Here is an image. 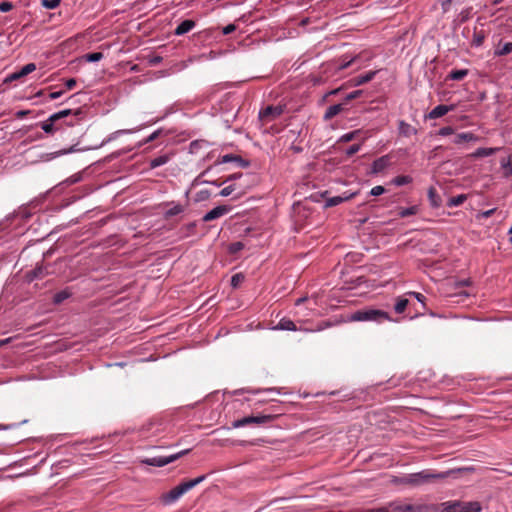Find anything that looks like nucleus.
I'll list each match as a JSON object with an SVG mask.
<instances>
[{"label": "nucleus", "mask_w": 512, "mask_h": 512, "mask_svg": "<svg viewBox=\"0 0 512 512\" xmlns=\"http://www.w3.org/2000/svg\"><path fill=\"white\" fill-rule=\"evenodd\" d=\"M206 476L201 475L195 479H191L180 483L178 486L171 489L169 492L162 495L161 499L164 504H171L176 502L182 495L194 488L205 480Z\"/></svg>", "instance_id": "nucleus-1"}, {"label": "nucleus", "mask_w": 512, "mask_h": 512, "mask_svg": "<svg viewBox=\"0 0 512 512\" xmlns=\"http://www.w3.org/2000/svg\"><path fill=\"white\" fill-rule=\"evenodd\" d=\"M350 321H358V322H377L381 323L383 321H390V315L380 309L368 307L364 309H360L352 313L349 317Z\"/></svg>", "instance_id": "nucleus-2"}, {"label": "nucleus", "mask_w": 512, "mask_h": 512, "mask_svg": "<svg viewBox=\"0 0 512 512\" xmlns=\"http://www.w3.org/2000/svg\"><path fill=\"white\" fill-rule=\"evenodd\" d=\"M451 474V471L441 472V473H433L430 470H423L418 473L409 474L405 478V483L418 486L428 482H431L434 479H444Z\"/></svg>", "instance_id": "nucleus-3"}, {"label": "nucleus", "mask_w": 512, "mask_h": 512, "mask_svg": "<svg viewBox=\"0 0 512 512\" xmlns=\"http://www.w3.org/2000/svg\"><path fill=\"white\" fill-rule=\"evenodd\" d=\"M445 505V512H480L482 509V506L478 501H454L447 502Z\"/></svg>", "instance_id": "nucleus-4"}, {"label": "nucleus", "mask_w": 512, "mask_h": 512, "mask_svg": "<svg viewBox=\"0 0 512 512\" xmlns=\"http://www.w3.org/2000/svg\"><path fill=\"white\" fill-rule=\"evenodd\" d=\"M189 451H190L189 449H186V450L180 451L178 453L171 454L169 456H155V457L145 458L141 462L146 465H149V466L163 467V466H166V465L176 461L183 455H186L187 453H189Z\"/></svg>", "instance_id": "nucleus-5"}, {"label": "nucleus", "mask_w": 512, "mask_h": 512, "mask_svg": "<svg viewBox=\"0 0 512 512\" xmlns=\"http://www.w3.org/2000/svg\"><path fill=\"white\" fill-rule=\"evenodd\" d=\"M274 418H275V416L271 415V414L247 416V417L235 420L232 423V426H233V428H240V427H244L249 424L262 425V424H266V423L273 421Z\"/></svg>", "instance_id": "nucleus-6"}, {"label": "nucleus", "mask_w": 512, "mask_h": 512, "mask_svg": "<svg viewBox=\"0 0 512 512\" xmlns=\"http://www.w3.org/2000/svg\"><path fill=\"white\" fill-rule=\"evenodd\" d=\"M391 512H430L431 507L425 504H391Z\"/></svg>", "instance_id": "nucleus-7"}, {"label": "nucleus", "mask_w": 512, "mask_h": 512, "mask_svg": "<svg viewBox=\"0 0 512 512\" xmlns=\"http://www.w3.org/2000/svg\"><path fill=\"white\" fill-rule=\"evenodd\" d=\"M284 109L282 106L269 105L259 112V118L264 122H270L278 118Z\"/></svg>", "instance_id": "nucleus-8"}, {"label": "nucleus", "mask_w": 512, "mask_h": 512, "mask_svg": "<svg viewBox=\"0 0 512 512\" xmlns=\"http://www.w3.org/2000/svg\"><path fill=\"white\" fill-rule=\"evenodd\" d=\"M35 70H36V65L34 63H28V64L24 65L20 70L7 76L5 81L11 82L14 80L21 79V78L27 76L28 74L34 72Z\"/></svg>", "instance_id": "nucleus-9"}, {"label": "nucleus", "mask_w": 512, "mask_h": 512, "mask_svg": "<svg viewBox=\"0 0 512 512\" xmlns=\"http://www.w3.org/2000/svg\"><path fill=\"white\" fill-rule=\"evenodd\" d=\"M229 210H230V208L226 205L217 206V207L213 208L212 210H210L209 212H207L203 216L202 220L204 222H209V221L215 220V219L220 218L223 215L227 214L229 212Z\"/></svg>", "instance_id": "nucleus-10"}, {"label": "nucleus", "mask_w": 512, "mask_h": 512, "mask_svg": "<svg viewBox=\"0 0 512 512\" xmlns=\"http://www.w3.org/2000/svg\"><path fill=\"white\" fill-rule=\"evenodd\" d=\"M455 109V105H438L434 107L426 116V118L429 119H437L444 115H446L448 112L453 111Z\"/></svg>", "instance_id": "nucleus-11"}, {"label": "nucleus", "mask_w": 512, "mask_h": 512, "mask_svg": "<svg viewBox=\"0 0 512 512\" xmlns=\"http://www.w3.org/2000/svg\"><path fill=\"white\" fill-rule=\"evenodd\" d=\"M390 164V158L388 155L381 156L373 161L371 166V172L373 174H378L385 170Z\"/></svg>", "instance_id": "nucleus-12"}, {"label": "nucleus", "mask_w": 512, "mask_h": 512, "mask_svg": "<svg viewBox=\"0 0 512 512\" xmlns=\"http://www.w3.org/2000/svg\"><path fill=\"white\" fill-rule=\"evenodd\" d=\"M376 74H377V71H369L365 74L356 76L349 81L350 86L363 85V84L371 81L375 77Z\"/></svg>", "instance_id": "nucleus-13"}, {"label": "nucleus", "mask_w": 512, "mask_h": 512, "mask_svg": "<svg viewBox=\"0 0 512 512\" xmlns=\"http://www.w3.org/2000/svg\"><path fill=\"white\" fill-rule=\"evenodd\" d=\"M196 26V22L191 19L182 21L175 29L174 34L177 36L190 32Z\"/></svg>", "instance_id": "nucleus-14"}, {"label": "nucleus", "mask_w": 512, "mask_h": 512, "mask_svg": "<svg viewBox=\"0 0 512 512\" xmlns=\"http://www.w3.org/2000/svg\"><path fill=\"white\" fill-rule=\"evenodd\" d=\"M398 131L399 134L404 137H410L412 135L417 134V129L410 125L409 123L405 122L404 120H400L398 123Z\"/></svg>", "instance_id": "nucleus-15"}, {"label": "nucleus", "mask_w": 512, "mask_h": 512, "mask_svg": "<svg viewBox=\"0 0 512 512\" xmlns=\"http://www.w3.org/2000/svg\"><path fill=\"white\" fill-rule=\"evenodd\" d=\"M478 139L479 138L471 132H462L455 135V137L453 138V143L456 145H460L464 142H475Z\"/></svg>", "instance_id": "nucleus-16"}, {"label": "nucleus", "mask_w": 512, "mask_h": 512, "mask_svg": "<svg viewBox=\"0 0 512 512\" xmlns=\"http://www.w3.org/2000/svg\"><path fill=\"white\" fill-rule=\"evenodd\" d=\"M275 330H285V331H296L297 327L295 323L289 318H282L278 324L273 327Z\"/></svg>", "instance_id": "nucleus-17"}, {"label": "nucleus", "mask_w": 512, "mask_h": 512, "mask_svg": "<svg viewBox=\"0 0 512 512\" xmlns=\"http://www.w3.org/2000/svg\"><path fill=\"white\" fill-rule=\"evenodd\" d=\"M221 163H230V162H236L239 166L247 167L249 163L242 159L240 156L233 155V154H225L221 157L220 160Z\"/></svg>", "instance_id": "nucleus-18"}, {"label": "nucleus", "mask_w": 512, "mask_h": 512, "mask_svg": "<svg viewBox=\"0 0 512 512\" xmlns=\"http://www.w3.org/2000/svg\"><path fill=\"white\" fill-rule=\"evenodd\" d=\"M170 160V156L168 154H163L158 157H155L149 161V168L155 169L162 165H165Z\"/></svg>", "instance_id": "nucleus-19"}, {"label": "nucleus", "mask_w": 512, "mask_h": 512, "mask_svg": "<svg viewBox=\"0 0 512 512\" xmlns=\"http://www.w3.org/2000/svg\"><path fill=\"white\" fill-rule=\"evenodd\" d=\"M343 110L342 104L331 105L327 108L324 114V120H330L336 115H338Z\"/></svg>", "instance_id": "nucleus-20"}, {"label": "nucleus", "mask_w": 512, "mask_h": 512, "mask_svg": "<svg viewBox=\"0 0 512 512\" xmlns=\"http://www.w3.org/2000/svg\"><path fill=\"white\" fill-rule=\"evenodd\" d=\"M428 199L432 207H439L441 205V197L434 187L428 189Z\"/></svg>", "instance_id": "nucleus-21"}, {"label": "nucleus", "mask_w": 512, "mask_h": 512, "mask_svg": "<svg viewBox=\"0 0 512 512\" xmlns=\"http://www.w3.org/2000/svg\"><path fill=\"white\" fill-rule=\"evenodd\" d=\"M72 295V292L66 288L64 290H61L59 292H57L54 297H53V303L55 305H59L61 304L63 301H65L66 299H68L70 296Z\"/></svg>", "instance_id": "nucleus-22"}, {"label": "nucleus", "mask_w": 512, "mask_h": 512, "mask_svg": "<svg viewBox=\"0 0 512 512\" xmlns=\"http://www.w3.org/2000/svg\"><path fill=\"white\" fill-rule=\"evenodd\" d=\"M355 194H350L349 196H345V197H342V196H334V197H330L326 200V206L327 207H333V206H337L339 205L340 203L352 198Z\"/></svg>", "instance_id": "nucleus-23"}, {"label": "nucleus", "mask_w": 512, "mask_h": 512, "mask_svg": "<svg viewBox=\"0 0 512 512\" xmlns=\"http://www.w3.org/2000/svg\"><path fill=\"white\" fill-rule=\"evenodd\" d=\"M468 75L467 69H460V70H452L447 78L454 81H460L464 79Z\"/></svg>", "instance_id": "nucleus-24"}, {"label": "nucleus", "mask_w": 512, "mask_h": 512, "mask_svg": "<svg viewBox=\"0 0 512 512\" xmlns=\"http://www.w3.org/2000/svg\"><path fill=\"white\" fill-rule=\"evenodd\" d=\"M409 301L406 298L398 297L394 305V310L397 314L403 313L408 305Z\"/></svg>", "instance_id": "nucleus-25"}, {"label": "nucleus", "mask_w": 512, "mask_h": 512, "mask_svg": "<svg viewBox=\"0 0 512 512\" xmlns=\"http://www.w3.org/2000/svg\"><path fill=\"white\" fill-rule=\"evenodd\" d=\"M184 211V206L181 204H174L171 208H169L164 216L166 219L171 218L175 215H178Z\"/></svg>", "instance_id": "nucleus-26"}, {"label": "nucleus", "mask_w": 512, "mask_h": 512, "mask_svg": "<svg viewBox=\"0 0 512 512\" xmlns=\"http://www.w3.org/2000/svg\"><path fill=\"white\" fill-rule=\"evenodd\" d=\"M466 199H467V196L465 194H459L457 196L451 197L448 200L447 206H449V207L460 206L461 204H463L465 202Z\"/></svg>", "instance_id": "nucleus-27"}, {"label": "nucleus", "mask_w": 512, "mask_h": 512, "mask_svg": "<svg viewBox=\"0 0 512 512\" xmlns=\"http://www.w3.org/2000/svg\"><path fill=\"white\" fill-rule=\"evenodd\" d=\"M418 210H419L418 206L414 205V206L407 207V208H401L399 210L398 214L401 218H405V217L417 214Z\"/></svg>", "instance_id": "nucleus-28"}, {"label": "nucleus", "mask_w": 512, "mask_h": 512, "mask_svg": "<svg viewBox=\"0 0 512 512\" xmlns=\"http://www.w3.org/2000/svg\"><path fill=\"white\" fill-rule=\"evenodd\" d=\"M137 130H138V129H121V130H117V131H115V132L111 133V134L109 135V137L107 138V140L103 142V144H104V143H106V142H110V141H112V140H115V139H116L118 136H120V135H123V134H131V133L136 132Z\"/></svg>", "instance_id": "nucleus-29"}, {"label": "nucleus", "mask_w": 512, "mask_h": 512, "mask_svg": "<svg viewBox=\"0 0 512 512\" xmlns=\"http://www.w3.org/2000/svg\"><path fill=\"white\" fill-rule=\"evenodd\" d=\"M485 39V34L483 31H474L473 39H472V45L474 47H480Z\"/></svg>", "instance_id": "nucleus-30"}, {"label": "nucleus", "mask_w": 512, "mask_h": 512, "mask_svg": "<svg viewBox=\"0 0 512 512\" xmlns=\"http://www.w3.org/2000/svg\"><path fill=\"white\" fill-rule=\"evenodd\" d=\"M512 53V42L505 43L502 47L495 50L494 54L496 56H505Z\"/></svg>", "instance_id": "nucleus-31"}, {"label": "nucleus", "mask_w": 512, "mask_h": 512, "mask_svg": "<svg viewBox=\"0 0 512 512\" xmlns=\"http://www.w3.org/2000/svg\"><path fill=\"white\" fill-rule=\"evenodd\" d=\"M396 186H403L412 182V178L408 175H400L392 180Z\"/></svg>", "instance_id": "nucleus-32"}, {"label": "nucleus", "mask_w": 512, "mask_h": 512, "mask_svg": "<svg viewBox=\"0 0 512 512\" xmlns=\"http://www.w3.org/2000/svg\"><path fill=\"white\" fill-rule=\"evenodd\" d=\"M47 268L46 267H36L30 272V279L33 280L35 278H42L44 275H46Z\"/></svg>", "instance_id": "nucleus-33"}, {"label": "nucleus", "mask_w": 512, "mask_h": 512, "mask_svg": "<svg viewBox=\"0 0 512 512\" xmlns=\"http://www.w3.org/2000/svg\"><path fill=\"white\" fill-rule=\"evenodd\" d=\"M56 121H51L50 120V117L44 121L42 124H41V128L42 130L47 133V134H53L54 131H55V128H54V123Z\"/></svg>", "instance_id": "nucleus-34"}, {"label": "nucleus", "mask_w": 512, "mask_h": 512, "mask_svg": "<svg viewBox=\"0 0 512 512\" xmlns=\"http://www.w3.org/2000/svg\"><path fill=\"white\" fill-rule=\"evenodd\" d=\"M70 114H72V110L71 109H65V110H62V111H59L57 113H54L52 115H50V120L51 121H58L62 118H65L67 116H69Z\"/></svg>", "instance_id": "nucleus-35"}, {"label": "nucleus", "mask_w": 512, "mask_h": 512, "mask_svg": "<svg viewBox=\"0 0 512 512\" xmlns=\"http://www.w3.org/2000/svg\"><path fill=\"white\" fill-rule=\"evenodd\" d=\"M359 133H360L359 130L348 132L346 134H343L340 137L339 141L344 142V143L350 142V141L354 140Z\"/></svg>", "instance_id": "nucleus-36"}, {"label": "nucleus", "mask_w": 512, "mask_h": 512, "mask_svg": "<svg viewBox=\"0 0 512 512\" xmlns=\"http://www.w3.org/2000/svg\"><path fill=\"white\" fill-rule=\"evenodd\" d=\"M495 149L493 148H478L474 155L476 157H487L494 153Z\"/></svg>", "instance_id": "nucleus-37"}, {"label": "nucleus", "mask_w": 512, "mask_h": 512, "mask_svg": "<svg viewBox=\"0 0 512 512\" xmlns=\"http://www.w3.org/2000/svg\"><path fill=\"white\" fill-rule=\"evenodd\" d=\"M84 57H85L86 61H88V62H98L103 58V53H101V52L88 53Z\"/></svg>", "instance_id": "nucleus-38"}, {"label": "nucleus", "mask_w": 512, "mask_h": 512, "mask_svg": "<svg viewBox=\"0 0 512 512\" xmlns=\"http://www.w3.org/2000/svg\"><path fill=\"white\" fill-rule=\"evenodd\" d=\"M244 280V276L241 273L234 274L231 277V286L237 288Z\"/></svg>", "instance_id": "nucleus-39"}, {"label": "nucleus", "mask_w": 512, "mask_h": 512, "mask_svg": "<svg viewBox=\"0 0 512 512\" xmlns=\"http://www.w3.org/2000/svg\"><path fill=\"white\" fill-rule=\"evenodd\" d=\"M61 0H41L43 7L47 9H54L60 4Z\"/></svg>", "instance_id": "nucleus-40"}, {"label": "nucleus", "mask_w": 512, "mask_h": 512, "mask_svg": "<svg viewBox=\"0 0 512 512\" xmlns=\"http://www.w3.org/2000/svg\"><path fill=\"white\" fill-rule=\"evenodd\" d=\"M235 186L234 185H229V186H226L224 187L220 192H219V195L222 196V197H227L229 195L232 194L233 191H235Z\"/></svg>", "instance_id": "nucleus-41"}, {"label": "nucleus", "mask_w": 512, "mask_h": 512, "mask_svg": "<svg viewBox=\"0 0 512 512\" xmlns=\"http://www.w3.org/2000/svg\"><path fill=\"white\" fill-rule=\"evenodd\" d=\"M385 193V188L381 185L375 186L370 190V195L372 196H380Z\"/></svg>", "instance_id": "nucleus-42"}, {"label": "nucleus", "mask_w": 512, "mask_h": 512, "mask_svg": "<svg viewBox=\"0 0 512 512\" xmlns=\"http://www.w3.org/2000/svg\"><path fill=\"white\" fill-rule=\"evenodd\" d=\"M454 133V129L451 126H445L439 129L438 135L448 136Z\"/></svg>", "instance_id": "nucleus-43"}, {"label": "nucleus", "mask_w": 512, "mask_h": 512, "mask_svg": "<svg viewBox=\"0 0 512 512\" xmlns=\"http://www.w3.org/2000/svg\"><path fill=\"white\" fill-rule=\"evenodd\" d=\"M361 148V145L360 144H353L351 145L347 150H346V155L348 157L356 154Z\"/></svg>", "instance_id": "nucleus-44"}, {"label": "nucleus", "mask_w": 512, "mask_h": 512, "mask_svg": "<svg viewBox=\"0 0 512 512\" xmlns=\"http://www.w3.org/2000/svg\"><path fill=\"white\" fill-rule=\"evenodd\" d=\"M362 94V90H355L346 95L345 101H351L358 98Z\"/></svg>", "instance_id": "nucleus-45"}, {"label": "nucleus", "mask_w": 512, "mask_h": 512, "mask_svg": "<svg viewBox=\"0 0 512 512\" xmlns=\"http://www.w3.org/2000/svg\"><path fill=\"white\" fill-rule=\"evenodd\" d=\"M77 151V149H75L73 146L70 147L69 149H64V150H60V151H57L53 154H51V158H55L57 156H60V155H64V154H68V153H71V152H75Z\"/></svg>", "instance_id": "nucleus-46"}, {"label": "nucleus", "mask_w": 512, "mask_h": 512, "mask_svg": "<svg viewBox=\"0 0 512 512\" xmlns=\"http://www.w3.org/2000/svg\"><path fill=\"white\" fill-rule=\"evenodd\" d=\"M12 8H13V4L11 2L4 1V2L0 3V11L1 12H9L10 10H12Z\"/></svg>", "instance_id": "nucleus-47"}, {"label": "nucleus", "mask_w": 512, "mask_h": 512, "mask_svg": "<svg viewBox=\"0 0 512 512\" xmlns=\"http://www.w3.org/2000/svg\"><path fill=\"white\" fill-rule=\"evenodd\" d=\"M408 295L413 296L418 302L424 304L425 296L419 292L410 291Z\"/></svg>", "instance_id": "nucleus-48"}, {"label": "nucleus", "mask_w": 512, "mask_h": 512, "mask_svg": "<svg viewBox=\"0 0 512 512\" xmlns=\"http://www.w3.org/2000/svg\"><path fill=\"white\" fill-rule=\"evenodd\" d=\"M262 390H251V389H247L246 392L248 393H253V394H257V393H260ZM263 391H267V392H277L278 394L281 393L280 389L278 388H268V389H264Z\"/></svg>", "instance_id": "nucleus-49"}, {"label": "nucleus", "mask_w": 512, "mask_h": 512, "mask_svg": "<svg viewBox=\"0 0 512 512\" xmlns=\"http://www.w3.org/2000/svg\"><path fill=\"white\" fill-rule=\"evenodd\" d=\"M76 84H77V81L74 78H70L65 81V87L67 90H72L76 86Z\"/></svg>", "instance_id": "nucleus-50"}, {"label": "nucleus", "mask_w": 512, "mask_h": 512, "mask_svg": "<svg viewBox=\"0 0 512 512\" xmlns=\"http://www.w3.org/2000/svg\"><path fill=\"white\" fill-rule=\"evenodd\" d=\"M160 133H161V130H157V131L153 132L151 135H149V136L145 139L144 143H150V142L154 141L155 139H157V138H158V136L160 135Z\"/></svg>", "instance_id": "nucleus-51"}, {"label": "nucleus", "mask_w": 512, "mask_h": 512, "mask_svg": "<svg viewBox=\"0 0 512 512\" xmlns=\"http://www.w3.org/2000/svg\"><path fill=\"white\" fill-rule=\"evenodd\" d=\"M495 211H496V208H492L487 211H483V212L479 213L478 217L479 218H489L490 216H492L494 214Z\"/></svg>", "instance_id": "nucleus-52"}, {"label": "nucleus", "mask_w": 512, "mask_h": 512, "mask_svg": "<svg viewBox=\"0 0 512 512\" xmlns=\"http://www.w3.org/2000/svg\"><path fill=\"white\" fill-rule=\"evenodd\" d=\"M235 30H236V26L234 24H229L223 28L222 33L224 35H228V34L234 32Z\"/></svg>", "instance_id": "nucleus-53"}, {"label": "nucleus", "mask_w": 512, "mask_h": 512, "mask_svg": "<svg viewBox=\"0 0 512 512\" xmlns=\"http://www.w3.org/2000/svg\"><path fill=\"white\" fill-rule=\"evenodd\" d=\"M365 512H390V511L386 507H379V508L367 509V510H365Z\"/></svg>", "instance_id": "nucleus-54"}, {"label": "nucleus", "mask_w": 512, "mask_h": 512, "mask_svg": "<svg viewBox=\"0 0 512 512\" xmlns=\"http://www.w3.org/2000/svg\"><path fill=\"white\" fill-rule=\"evenodd\" d=\"M63 93H64L63 91L51 92L49 94V98L52 99V100L57 99V98L61 97Z\"/></svg>", "instance_id": "nucleus-55"}, {"label": "nucleus", "mask_w": 512, "mask_h": 512, "mask_svg": "<svg viewBox=\"0 0 512 512\" xmlns=\"http://www.w3.org/2000/svg\"><path fill=\"white\" fill-rule=\"evenodd\" d=\"M231 248H232L233 252H236L243 248V244L241 242H236V243L232 244Z\"/></svg>", "instance_id": "nucleus-56"}, {"label": "nucleus", "mask_w": 512, "mask_h": 512, "mask_svg": "<svg viewBox=\"0 0 512 512\" xmlns=\"http://www.w3.org/2000/svg\"><path fill=\"white\" fill-rule=\"evenodd\" d=\"M241 176H242V174H241V173H235V174H232V175H230V176L226 179V181H225V182H227V181H232V180H236V179H238V178H239V177H241Z\"/></svg>", "instance_id": "nucleus-57"}, {"label": "nucleus", "mask_w": 512, "mask_h": 512, "mask_svg": "<svg viewBox=\"0 0 512 512\" xmlns=\"http://www.w3.org/2000/svg\"><path fill=\"white\" fill-rule=\"evenodd\" d=\"M354 61V59H351L350 61L344 62L340 64L339 69L343 70L350 66V64Z\"/></svg>", "instance_id": "nucleus-58"}, {"label": "nucleus", "mask_w": 512, "mask_h": 512, "mask_svg": "<svg viewBox=\"0 0 512 512\" xmlns=\"http://www.w3.org/2000/svg\"><path fill=\"white\" fill-rule=\"evenodd\" d=\"M28 113H29V111H28V110H20V111H18V112L16 113V116H17L18 118H23V117H25Z\"/></svg>", "instance_id": "nucleus-59"}, {"label": "nucleus", "mask_w": 512, "mask_h": 512, "mask_svg": "<svg viewBox=\"0 0 512 512\" xmlns=\"http://www.w3.org/2000/svg\"><path fill=\"white\" fill-rule=\"evenodd\" d=\"M505 168H506V174L512 175V163H508V165L505 166Z\"/></svg>", "instance_id": "nucleus-60"}, {"label": "nucleus", "mask_w": 512, "mask_h": 512, "mask_svg": "<svg viewBox=\"0 0 512 512\" xmlns=\"http://www.w3.org/2000/svg\"><path fill=\"white\" fill-rule=\"evenodd\" d=\"M161 60H162V58L160 56H156L150 62L155 65V64L160 63Z\"/></svg>", "instance_id": "nucleus-61"}, {"label": "nucleus", "mask_w": 512, "mask_h": 512, "mask_svg": "<svg viewBox=\"0 0 512 512\" xmlns=\"http://www.w3.org/2000/svg\"><path fill=\"white\" fill-rule=\"evenodd\" d=\"M200 194L202 195V197L200 198L201 200H204L205 197L209 196L208 191H200Z\"/></svg>", "instance_id": "nucleus-62"}, {"label": "nucleus", "mask_w": 512, "mask_h": 512, "mask_svg": "<svg viewBox=\"0 0 512 512\" xmlns=\"http://www.w3.org/2000/svg\"><path fill=\"white\" fill-rule=\"evenodd\" d=\"M200 194L202 195V197L200 198L201 200H204L205 197L209 196L208 191H200Z\"/></svg>", "instance_id": "nucleus-63"}, {"label": "nucleus", "mask_w": 512, "mask_h": 512, "mask_svg": "<svg viewBox=\"0 0 512 512\" xmlns=\"http://www.w3.org/2000/svg\"><path fill=\"white\" fill-rule=\"evenodd\" d=\"M200 194L202 195V197L200 198L201 200H204L205 197L209 196L208 191H200Z\"/></svg>", "instance_id": "nucleus-64"}]
</instances>
